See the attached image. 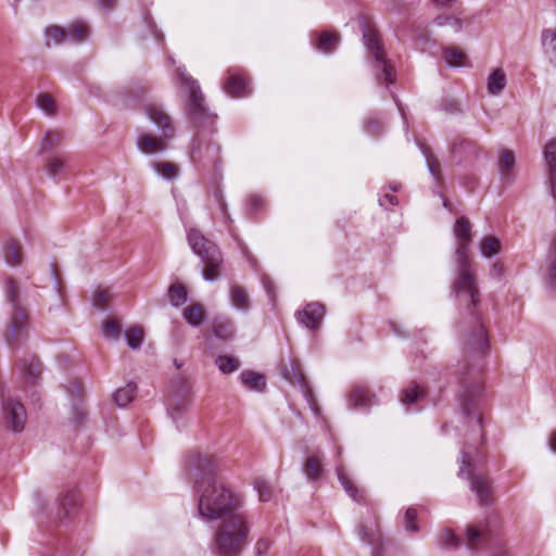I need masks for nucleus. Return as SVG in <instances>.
Instances as JSON below:
<instances>
[{"label": "nucleus", "mask_w": 556, "mask_h": 556, "mask_svg": "<svg viewBox=\"0 0 556 556\" xmlns=\"http://www.w3.org/2000/svg\"><path fill=\"white\" fill-rule=\"evenodd\" d=\"M454 236L456 238V274L451 293L458 309H464L469 318V326L462 329L463 361L454 371L458 382L457 405L462 417L472 420V431L482 439L483 409L488 396L481 374L483 361L489 354L490 341L477 309L480 303V292L477 286L475 265L468 253L471 244V226L465 216L456 219Z\"/></svg>", "instance_id": "nucleus-1"}, {"label": "nucleus", "mask_w": 556, "mask_h": 556, "mask_svg": "<svg viewBox=\"0 0 556 556\" xmlns=\"http://www.w3.org/2000/svg\"><path fill=\"white\" fill-rule=\"evenodd\" d=\"M220 459L210 453L189 451L184 457L182 476L193 483L198 509L203 519L217 520L232 515L242 504L241 495L216 479Z\"/></svg>", "instance_id": "nucleus-2"}, {"label": "nucleus", "mask_w": 556, "mask_h": 556, "mask_svg": "<svg viewBox=\"0 0 556 556\" xmlns=\"http://www.w3.org/2000/svg\"><path fill=\"white\" fill-rule=\"evenodd\" d=\"M177 81L186 89V111L197 128L198 132L190 147V160L202 170H212V176L217 182L223 180L222 148L204 131L214 134L216 115L205 104L200 84L187 73L185 66L176 68Z\"/></svg>", "instance_id": "nucleus-3"}, {"label": "nucleus", "mask_w": 556, "mask_h": 556, "mask_svg": "<svg viewBox=\"0 0 556 556\" xmlns=\"http://www.w3.org/2000/svg\"><path fill=\"white\" fill-rule=\"evenodd\" d=\"M250 527L241 515H231L216 530L213 552L218 556H239L247 545Z\"/></svg>", "instance_id": "nucleus-4"}, {"label": "nucleus", "mask_w": 556, "mask_h": 556, "mask_svg": "<svg viewBox=\"0 0 556 556\" xmlns=\"http://www.w3.org/2000/svg\"><path fill=\"white\" fill-rule=\"evenodd\" d=\"M146 114L157 129L160 136L154 138L153 136L141 134L137 137V147L143 154L162 153L168 147L167 141L175 136L173 122L163 109L156 105H147Z\"/></svg>", "instance_id": "nucleus-5"}, {"label": "nucleus", "mask_w": 556, "mask_h": 556, "mask_svg": "<svg viewBox=\"0 0 556 556\" xmlns=\"http://www.w3.org/2000/svg\"><path fill=\"white\" fill-rule=\"evenodd\" d=\"M187 239L192 252L204 265L202 270L203 279L208 282L216 281L223 264V256L218 247L195 228L187 231Z\"/></svg>", "instance_id": "nucleus-6"}, {"label": "nucleus", "mask_w": 556, "mask_h": 556, "mask_svg": "<svg viewBox=\"0 0 556 556\" xmlns=\"http://www.w3.org/2000/svg\"><path fill=\"white\" fill-rule=\"evenodd\" d=\"M363 42L371 53L374 60L371 68L378 84L389 88L395 81V70L391 62L386 58L383 46L376 30L367 29L364 20H362Z\"/></svg>", "instance_id": "nucleus-7"}, {"label": "nucleus", "mask_w": 556, "mask_h": 556, "mask_svg": "<svg viewBox=\"0 0 556 556\" xmlns=\"http://www.w3.org/2000/svg\"><path fill=\"white\" fill-rule=\"evenodd\" d=\"M3 289L7 302L12 308L7 341L8 344L13 348L27 337L28 316L26 309L20 304V291L12 278L4 280Z\"/></svg>", "instance_id": "nucleus-8"}, {"label": "nucleus", "mask_w": 556, "mask_h": 556, "mask_svg": "<svg viewBox=\"0 0 556 556\" xmlns=\"http://www.w3.org/2000/svg\"><path fill=\"white\" fill-rule=\"evenodd\" d=\"M458 463V476L470 481V490L477 495L479 504L488 505L491 493L490 481L482 476L475 475L473 459L466 447L460 451Z\"/></svg>", "instance_id": "nucleus-9"}, {"label": "nucleus", "mask_w": 556, "mask_h": 556, "mask_svg": "<svg viewBox=\"0 0 556 556\" xmlns=\"http://www.w3.org/2000/svg\"><path fill=\"white\" fill-rule=\"evenodd\" d=\"M0 426L14 433L25 429L27 413L24 405L15 397L4 394L0 389Z\"/></svg>", "instance_id": "nucleus-10"}, {"label": "nucleus", "mask_w": 556, "mask_h": 556, "mask_svg": "<svg viewBox=\"0 0 556 556\" xmlns=\"http://www.w3.org/2000/svg\"><path fill=\"white\" fill-rule=\"evenodd\" d=\"M488 532L476 526H467L464 538L456 535L451 529L443 530L437 536V544L440 548H456L464 544L468 549L475 552L486 539Z\"/></svg>", "instance_id": "nucleus-11"}, {"label": "nucleus", "mask_w": 556, "mask_h": 556, "mask_svg": "<svg viewBox=\"0 0 556 556\" xmlns=\"http://www.w3.org/2000/svg\"><path fill=\"white\" fill-rule=\"evenodd\" d=\"M89 34V28L84 23H74L67 27L48 26L45 30L48 47L61 43H81Z\"/></svg>", "instance_id": "nucleus-12"}, {"label": "nucleus", "mask_w": 556, "mask_h": 556, "mask_svg": "<svg viewBox=\"0 0 556 556\" xmlns=\"http://www.w3.org/2000/svg\"><path fill=\"white\" fill-rule=\"evenodd\" d=\"M356 533L363 544L371 547V556L384 555V541L375 517L362 522L356 528Z\"/></svg>", "instance_id": "nucleus-13"}, {"label": "nucleus", "mask_w": 556, "mask_h": 556, "mask_svg": "<svg viewBox=\"0 0 556 556\" xmlns=\"http://www.w3.org/2000/svg\"><path fill=\"white\" fill-rule=\"evenodd\" d=\"M283 377L293 383H296L314 415L318 417L320 415L319 408L314 400L313 392L308 388L304 374L302 372L300 365L296 361H289L282 369Z\"/></svg>", "instance_id": "nucleus-14"}, {"label": "nucleus", "mask_w": 556, "mask_h": 556, "mask_svg": "<svg viewBox=\"0 0 556 556\" xmlns=\"http://www.w3.org/2000/svg\"><path fill=\"white\" fill-rule=\"evenodd\" d=\"M326 315L325 305L320 302H311L303 305L295 312V318L299 325L308 329L311 332H317Z\"/></svg>", "instance_id": "nucleus-15"}, {"label": "nucleus", "mask_w": 556, "mask_h": 556, "mask_svg": "<svg viewBox=\"0 0 556 556\" xmlns=\"http://www.w3.org/2000/svg\"><path fill=\"white\" fill-rule=\"evenodd\" d=\"M416 143H417V147L420 150L421 154L425 157L428 173L432 177L433 182L435 185V188H433V190H432L433 195L442 199L443 206L451 211L448 201L444 198L442 191L440 190L441 185L444 182V176H443L440 163L433 155L430 148H428L425 143H422L420 141H416Z\"/></svg>", "instance_id": "nucleus-16"}, {"label": "nucleus", "mask_w": 556, "mask_h": 556, "mask_svg": "<svg viewBox=\"0 0 556 556\" xmlns=\"http://www.w3.org/2000/svg\"><path fill=\"white\" fill-rule=\"evenodd\" d=\"M223 89L226 94L232 98H244L252 92L247 73L241 68L228 70V78Z\"/></svg>", "instance_id": "nucleus-17"}, {"label": "nucleus", "mask_w": 556, "mask_h": 556, "mask_svg": "<svg viewBox=\"0 0 556 556\" xmlns=\"http://www.w3.org/2000/svg\"><path fill=\"white\" fill-rule=\"evenodd\" d=\"M452 154L457 166L469 167L480 155L479 146L468 139H459L455 141L451 148Z\"/></svg>", "instance_id": "nucleus-18"}, {"label": "nucleus", "mask_w": 556, "mask_h": 556, "mask_svg": "<svg viewBox=\"0 0 556 556\" xmlns=\"http://www.w3.org/2000/svg\"><path fill=\"white\" fill-rule=\"evenodd\" d=\"M546 170L545 185L553 199H556V139H549L543 150Z\"/></svg>", "instance_id": "nucleus-19"}, {"label": "nucleus", "mask_w": 556, "mask_h": 556, "mask_svg": "<svg viewBox=\"0 0 556 556\" xmlns=\"http://www.w3.org/2000/svg\"><path fill=\"white\" fill-rule=\"evenodd\" d=\"M374 403L375 395L362 384L355 386L348 397L349 408L359 412H367Z\"/></svg>", "instance_id": "nucleus-20"}, {"label": "nucleus", "mask_w": 556, "mask_h": 556, "mask_svg": "<svg viewBox=\"0 0 556 556\" xmlns=\"http://www.w3.org/2000/svg\"><path fill=\"white\" fill-rule=\"evenodd\" d=\"M544 281L547 289L556 293V237L551 241L544 261Z\"/></svg>", "instance_id": "nucleus-21"}, {"label": "nucleus", "mask_w": 556, "mask_h": 556, "mask_svg": "<svg viewBox=\"0 0 556 556\" xmlns=\"http://www.w3.org/2000/svg\"><path fill=\"white\" fill-rule=\"evenodd\" d=\"M17 367L26 384L37 386L41 376V365L35 356H27L17 362Z\"/></svg>", "instance_id": "nucleus-22"}, {"label": "nucleus", "mask_w": 556, "mask_h": 556, "mask_svg": "<svg viewBox=\"0 0 556 556\" xmlns=\"http://www.w3.org/2000/svg\"><path fill=\"white\" fill-rule=\"evenodd\" d=\"M241 384L249 391L264 392L266 389V379L263 374L247 369L239 375Z\"/></svg>", "instance_id": "nucleus-23"}, {"label": "nucleus", "mask_w": 556, "mask_h": 556, "mask_svg": "<svg viewBox=\"0 0 556 556\" xmlns=\"http://www.w3.org/2000/svg\"><path fill=\"white\" fill-rule=\"evenodd\" d=\"M2 257L9 266L15 267L21 265L23 261L21 243L15 239L8 240L2 248Z\"/></svg>", "instance_id": "nucleus-24"}, {"label": "nucleus", "mask_w": 556, "mask_h": 556, "mask_svg": "<svg viewBox=\"0 0 556 556\" xmlns=\"http://www.w3.org/2000/svg\"><path fill=\"white\" fill-rule=\"evenodd\" d=\"M211 328L213 334L222 340L231 339L235 334V325L232 320L227 316L214 317Z\"/></svg>", "instance_id": "nucleus-25"}, {"label": "nucleus", "mask_w": 556, "mask_h": 556, "mask_svg": "<svg viewBox=\"0 0 556 556\" xmlns=\"http://www.w3.org/2000/svg\"><path fill=\"white\" fill-rule=\"evenodd\" d=\"M302 471L308 482H318L324 475V467L319 456H308L302 466Z\"/></svg>", "instance_id": "nucleus-26"}, {"label": "nucleus", "mask_w": 556, "mask_h": 556, "mask_svg": "<svg viewBox=\"0 0 556 556\" xmlns=\"http://www.w3.org/2000/svg\"><path fill=\"white\" fill-rule=\"evenodd\" d=\"M516 164L515 154L511 150H504L497 162V168L502 180L511 182L515 178L513 169Z\"/></svg>", "instance_id": "nucleus-27"}, {"label": "nucleus", "mask_w": 556, "mask_h": 556, "mask_svg": "<svg viewBox=\"0 0 556 556\" xmlns=\"http://www.w3.org/2000/svg\"><path fill=\"white\" fill-rule=\"evenodd\" d=\"M425 395L424 390L415 382L405 388L401 395V403L407 412H417L418 408L413 407Z\"/></svg>", "instance_id": "nucleus-28"}, {"label": "nucleus", "mask_w": 556, "mask_h": 556, "mask_svg": "<svg viewBox=\"0 0 556 556\" xmlns=\"http://www.w3.org/2000/svg\"><path fill=\"white\" fill-rule=\"evenodd\" d=\"M229 300L233 308L247 313L251 308L250 298L247 291L238 285H232L229 290Z\"/></svg>", "instance_id": "nucleus-29"}, {"label": "nucleus", "mask_w": 556, "mask_h": 556, "mask_svg": "<svg viewBox=\"0 0 556 556\" xmlns=\"http://www.w3.org/2000/svg\"><path fill=\"white\" fill-rule=\"evenodd\" d=\"M506 74L502 68H494L488 76L486 90L491 96L500 94L506 87Z\"/></svg>", "instance_id": "nucleus-30"}, {"label": "nucleus", "mask_w": 556, "mask_h": 556, "mask_svg": "<svg viewBox=\"0 0 556 556\" xmlns=\"http://www.w3.org/2000/svg\"><path fill=\"white\" fill-rule=\"evenodd\" d=\"M541 43L544 54L556 66V34L552 29H544L541 34Z\"/></svg>", "instance_id": "nucleus-31"}, {"label": "nucleus", "mask_w": 556, "mask_h": 556, "mask_svg": "<svg viewBox=\"0 0 556 556\" xmlns=\"http://www.w3.org/2000/svg\"><path fill=\"white\" fill-rule=\"evenodd\" d=\"M313 46L324 52V53H332L339 45V36L337 34H331L329 31L321 33L316 41H313Z\"/></svg>", "instance_id": "nucleus-32"}, {"label": "nucleus", "mask_w": 556, "mask_h": 556, "mask_svg": "<svg viewBox=\"0 0 556 556\" xmlns=\"http://www.w3.org/2000/svg\"><path fill=\"white\" fill-rule=\"evenodd\" d=\"M336 472L338 476V479L346 492V494L354 501L359 503L363 498V492L358 490L353 482L348 478V476L344 473L343 468L338 466L336 468Z\"/></svg>", "instance_id": "nucleus-33"}, {"label": "nucleus", "mask_w": 556, "mask_h": 556, "mask_svg": "<svg viewBox=\"0 0 556 556\" xmlns=\"http://www.w3.org/2000/svg\"><path fill=\"white\" fill-rule=\"evenodd\" d=\"M185 320L192 327L202 325L205 320V314L201 304H192L184 312Z\"/></svg>", "instance_id": "nucleus-34"}, {"label": "nucleus", "mask_w": 556, "mask_h": 556, "mask_svg": "<svg viewBox=\"0 0 556 556\" xmlns=\"http://www.w3.org/2000/svg\"><path fill=\"white\" fill-rule=\"evenodd\" d=\"M136 388L137 387L134 382H128L124 388L117 389L113 394L114 403L119 407H125L132 401Z\"/></svg>", "instance_id": "nucleus-35"}, {"label": "nucleus", "mask_w": 556, "mask_h": 556, "mask_svg": "<svg viewBox=\"0 0 556 556\" xmlns=\"http://www.w3.org/2000/svg\"><path fill=\"white\" fill-rule=\"evenodd\" d=\"M187 289L182 283L175 282L168 288V301L175 306L179 307L187 302Z\"/></svg>", "instance_id": "nucleus-36"}, {"label": "nucleus", "mask_w": 556, "mask_h": 556, "mask_svg": "<svg viewBox=\"0 0 556 556\" xmlns=\"http://www.w3.org/2000/svg\"><path fill=\"white\" fill-rule=\"evenodd\" d=\"M151 167L159 176L169 181L176 178L178 172L177 166L170 162H152Z\"/></svg>", "instance_id": "nucleus-37"}, {"label": "nucleus", "mask_w": 556, "mask_h": 556, "mask_svg": "<svg viewBox=\"0 0 556 556\" xmlns=\"http://www.w3.org/2000/svg\"><path fill=\"white\" fill-rule=\"evenodd\" d=\"M363 130L366 135L376 137L383 132V125L380 122L378 113L370 114L363 124Z\"/></svg>", "instance_id": "nucleus-38"}, {"label": "nucleus", "mask_w": 556, "mask_h": 556, "mask_svg": "<svg viewBox=\"0 0 556 556\" xmlns=\"http://www.w3.org/2000/svg\"><path fill=\"white\" fill-rule=\"evenodd\" d=\"M480 252L484 257H493L500 252L501 241L495 237H485L480 241Z\"/></svg>", "instance_id": "nucleus-39"}, {"label": "nucleus", "mask_w": 556, "mask_h": 556, "mask_svg": "<svg viewBox=\"0 0 556 556\" xmlns=\"http://www.w3.org/2000/svg\"><path fill=\"white\" fill-rule=\"evenodd\" d=\"M218 369L223 374H231L239 368V359L229 355H218L215 359Z\"/></svg>", "instance_id": "nucleus-40"}, {"label": "nucleus", "mask_w": 556, "mask_h": 556, "mask_svg": "<svg viewBox=\"0 0 556 556\" xmlns=\"http://www.w3.org/2000/svg\"><path fill=\"white\" fill-rule=\"evenodd\" d=\"M465 58V54L458 49L444 48L443 50V59L450 67H460Z\"/></svg>", "instance_id": "nucleus-41"}, {"label": "nucleus", "mask_w": 556, "mask_h": 556, "mask_svg": "<svg viewBox=\"0 0 556 556\" xmlns=\"http://www.w3.org/2000/svg\"><path fill=\"white\" fill-rule=\"evenodd\" d=\"M126 342L131 350H137L143 342V333L139 327H130L124 333Z\"/></svg>", "instance_id": "nucleus-42"}, {"label": "nucleus", "mask_w": 556, "mask_h": 556, "mask_svg": "<svg viewBox=\"0 0 556 556\" xmlns=\"http://www.w3.org/2000/svg\"><path fill=\"white\" fill-rule=\"evenodd\" d=\"M61 138V132L56 130H48L42 138L40 151L43 152L46 148L49 150H55L59 147V141Z\"/></svg>", "instance_id": "nucleus-43"}, {"label": "nucleus", "mask_w": 556, "mask_h": 556, "mask_svg": "<svg viewBox=\"0 0 556 556\" xmlns=\"http://www.w3.org/2000/svg\"><path fill=\"white\" fill-rule=\"evenodd\" d=\"M404 529L406 532L417 533L419 526L417 523V509L415 507H408L404 515Z\"/></svg>", "instance_id": "nucleus-44"}, {"label": "nucleus", "mask_w": 556, "mask_h": 556, "mask_svg": "<svg viewBox=\"0 0 556 556\" xmlns=\"http://www.w3.org/2000/svg\"><path fill=\"white\" fill-rule=\"evenodd\" d=\"M433 24L435 26H451L455 33H458L463 28V23L460 20L455 18L450 15H439L433 20Z\"/></svg>", "instance_id": "nucleus-45"}, {"label": "nucleus", "mask_w": 556, "mask_h": 556, "mask_svg": "<svg viewBox=\"0 0 556 556\" xmlns=\"http://www.w3.org/2000/svg\"><path fill=\"white\" fill-rule=\"evenodd\" d=\"M36 104L37 108L41 110L46 115L51 116L54 114V101L49 94H39L37 97Z\"/></svg>", "instance_id": "nucleus-46"}, {"label": "nucleus", "mask_w": 556, "mask_h": 556, "mask_svg": "<svg viewBox=\"0 0 556 556\" xmlns=\"http://www.w3.org/2000/svg\"><path fill=\"white\" fill-rule=\"evenodd\" d=\"M254 490L257 492L260 501L268 502L271 498V490L267 481L256 479L254 481Z\"/></svg>", "instance_id": "nucleus-47"}, {"label": "nucleus", "mask_w": 556, "mask_h": 556, "mask_svg": "<svg viewBox=\"0 0 556 556\" xmlns=\"http://www.w3.org/2000/svg\"><path fill=\"white\" fill-rule=\"evenodd\" d=\"M65 389L68 395L72 397L73 405H75L76 402H79L81 400L83 389L77 380L70 381Z\"/></svg>", "instance_id": "nucleus-48"}, {"label": "nucleus", "mask_w": 556, "mask_h": 556, "mask_svg": "<svg viewBox=\"0 0 556 556\" xmlns=\"http://www.w3.org/2000/svg\"><path fill=\"white\" fill-rule=\"evenodd\" d=\"M64 166L65 164L61 157H53L47 164L46 170L50 177L55 178L62 172Z\"/></svg>", "instance_id": "nucleus-49"}, {"label": "nucleus", "mask_w": 556, "mask_h": 556, "mask_svg": "<svg viewBox=\"0 0 556 556\" xmlns=\"http://www.w3.org/2000/svg\"><path fill=\"white\" fill-rule=\"evenodd\" d=\"M211 186L213 188L212 197L216 203L217 206H220L223 204H226V199L224 197V191L220 187V182H217L214 177H211Z\"/></svg>", "instance_id": "nucleus-50"}, {"label": "nucleus", "mask_w": 556, "mask_h": 556, "mask_svg": "<svg viewBox=\"0 0 556 556\" xmlns=\"http://www.w3.org/2000/svg\"><path fill=\"white\" fill-rule=\"evenodd\" d=\"M103 333L106 338L117 339L121 333V327H119L118 323L114 319H109L105 323Z\"/></svg>", "instance_id": "nucleus-51"}, {"label": "nucleus", "mask_w": 556, "mask_h": 556, "mask_svg": "<svg viewBox=\"0 0 556 556\" xmlns=\"http://www.w3.org/2000/svg\"><path fill=\"white\" fill-rule=\"evenodd\" d=\"M264 205V200L257 194H251L247 199V207L251 213L258 212Z\"/></svg>", "instance_id": "nucleus-52"}, {"label": "nucleus", "mask_w": 556, "mask_h": 556, "mask_svg": "<svg viewBox=\"0 0 556 556\" xmlns=\"http://www.w3.org/2000/svg\"><path fill=\"white\" fill-rule=\"evenodd\" d=\"M77 495L75 491L68 492L65 496L60 500V505L64 509L65 515L70 513L72 506L76 504Z\"/></svg>", "instance_id": "nucleus-53"}, {"label": "nucleus", "mask_w": 556, "mask_h": 556, "mask_svg": "<svg viewBox=\"0 0 556 556\" xmlns=\"http://www.w3.org/2000/svg\"><path fill=\"white\" fill-rule=\"evenodd\" d=\"M110 296L111 294L108 290L99 291L93 300V306H96L99 309H105Z\"/></svg>", "instance_id": "nucleus-54"}, {"label": "nucleus", "mask_w": 556, "mask_h": 556, "mask_svg": "<svg viewBox=\"0 0 556 556\" xmlns=\"http://www.w3.org/2000/svg\"><path fill=\"white\" fill-rule=\"evenodd\" d=\"M143 20H144L150 33L155 37V39L163 40L164 35L160 29H157L155 23L152 20V16L147 14V15H144Z\"/></svg>", "instance_id": "nucleus-55"}, {"label": "nucleus", "mask_w": 556, "mask_h": 556, "mask_svg": "<svg viewBox=\"0 0 556 556\" xmlns=\"http://www.w3.org/2000/svg\"><path fill=\"white\" fill-rule=\"evenodd\" d=\"M236 240L238 242V247H239L242 255L245 257V260L250 263L251 266H255L256 260L252 255V253L250 252V250L247 247V244L242 240H240V239H236Z\"/></svg>", "instance_id": "nucleus-56"}, {"label": "nucleus", "mask_w": 556, "mask_h": 556, "mask_svg": "<svg viewBox=\"0 0 556 556\" xmlns=\"http://www.w3.org/2000/svg\"><path fill=\"white\" fill-rule=\"evenodd\" d=\"M218 210H219V213H220V216H222V219L223 222L228 226V227H231L232 223H233V219L228 211V204H223L220 206H218ZM229 231L232 232L231 228H229Z\"/></svg>", "instance_id": "nucleus-57"}, {"label": "nucleus", "mask_w": 556, "mask_h": 556, "mask_svg": "<svg viewBox=\"0 0 556 556\" xmlns=\"http://www.w3.org/2000/svg\"><path fill=\"white\" fill-rule=\"evenodd\" d=\"M397 203H399L397 198H396L395 195H393V194H389V193L384 194L383 197H381V198L379 199V204H380L382 207H386V208H387V206H389V205H390V206L397 205Z\"/></svg>", "instance_id": "nucleus-58"}, {"label": "nucleus", "mask_w": 556, "mask_h": 556, "mask_svg": "<svg viewBox=\"0 0 556 556\" xmlns=\"http://www.w3.org/2000/svg\"><path fill=\"white\" fill-rule=\"evenodd\" d=\"M491 276L496 279H502L504 277V266L502 263L496 262L492 265Z\"/></svg>", "instance_id": "nucleus-59"}, {"label": "nucleus", "mask_w": 556, "mask_h": 556, "mask_svg": "<svg viewBox=\"0 0 556 556\" xmlns=\"http://www.w3.org/2000/svg\"><path fill=\"white\" fill-rule=\"evenodd\" d=\"M50 277L53 281V288L56 292H60L61 291V282L58 278V274H56V268H55V264H51L50 266Z\"/></svg>", "instance_id": "nucleus-60"}, {"label": "nucleus", "mask_w": 556, "mask_h": 556, "mask_svg": "<svg viewBox=\"0 0 556 556\" xmlns=\"http://www.w3.org/2000/svg\"><path fill=\"white\" fill-rule=\"evenodd\" d=\"M262 285L267 293V295L273 299L274 298V285L271 283L270 279L267 276L262 277Z\"/></svg>", "instance_id": "nucleus-61"}, {"label": "nucleus", "mask_w": 556, "mask_h": 556, "mask_svg": "<svg viewBox=\"0 0 556 556\" xmlns=\"http://www.w3.org/2000/svg\"><path fill=\"white\" fill-rule=\"evenodd\" d=\"M391 96H392V98L395 101V104H396V106H397V109H399V111L401 113L402 118H403L405 130L407 131L408 130V124H407L406 114L404 112V108H403L402 103L400 102V100H399V98L396 97L395 93L392 92Z\"/></svg>", "instance_id": "nucleus-62"}, {"label": "nucleus", "mask_w": 556, "mask_h": 556, "mask_svg": "<svg viewBox=\"0 0 556 556\" xmlns=\"http://www.w3.org/2000/svg\"><path fill=\"white\" fill-rule=\"evenodd\" d=\"M184 409H185V408H184V406H182V407L177 406V407L173 408V407H172V404H169V407H168L169 415H170V417H172L175 421H176V420H178V419H180V418H182V416H184Z\"/></svg>", "instance_id": "nucleus-63"}, {"label": "nucleus", "mask_w": 556, "mask_h": 556, "mask_svg": "<svg viewBox=\"0 0 556 556\" xmlns=\"http://www.w3.org/2000/svg\"><path fill=\"white\" fill-rule=\"evenodd\" d=\"M269 547V543L267 542V540H258L256 545H255V549L257 552L258 555H261L262 553H265Z\"/></svg>", "instance_id": "nucleus-64"}]
</instances>
